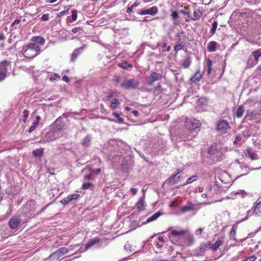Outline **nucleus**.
I'll return each instance as SVG.
<instances>
[{
    "label": "nucleus",
    "instance_id": "6",
    "mask_svg": "<svg viewBox=\"0 0 261 261\" xmlns=\"http://www.w3.org/2000/svg\"><path fill=\"white\" fill-rule=\"evenodd\" d=\"M9 62L4 60L0 62V82L3 81L7 76Z\"/></svg>",
    "mask_w": 261,
    "mask_h": 261
},
{
    "label": "nucleus",
    "instance_id": "54",
    "mask_svg": "<svg viewBox=\"0 0 261 261\" xmlns=\"http://www.w3.org/2000/svg\"><path fill=\"white\" fill-rule=\"evenodd\" d=\"M246 1L252 4H256L257 3H258L260 0H246Z\"/></svg>",
    "mask_w": 261,
    "mask_h": 261
},
{
    "label": "nucleus",
    "instance_id": "33",
    "mask_svg": "<svg viewBox=\"0 0 261 261\" xmlns=\"http://www.w3.org/2000/svg\"><path fill=\"white\" fill-rule=\"evenodd\" d=\"M137 207L139 210L144 209V202L143 200L140 199L136 204Z\"/></svg>",
    "mask_w": 261,
    "mask_h": 261
},
{
    "label": "nucleus",
    "instance_id": "24",
    "mask_svg": "<svg viewBox=\"0 0 261 261\" xmlns=\"http://www.w3.org/2000/svg\"><path fill=\"white\" fill-rule=\"evenodd\" d=\"M244 111L245 109L244 108V107L243 106H239L237 110V112L236 113V117L237 118H241L243 116Z\"/></svg>",
    "mask_w": 261,
    "mask_h": 261
},
{
    "label": "nucleus",
    "instance_id": "19",
    "mask_svg": "<svg viewBox=\"0 0 261 261\" xmlns=\"http://www.w3.org/2000/svg\"><path fill=\"white\" fill-rule=\"evenodd\" d=\"M202 15V11L200 9H197L194 10L193 13V16L192 17H191V19L193 20H198L201 17Z\"/></svg>",
    "mask_w": 261,
    "mask_h": 261
},
{
    "label": "nucleus",
    "instance_id": "39",
    "mask_svg": "<svg viewBox=\"0 0 261 261\" xmlns=\"http://www.w3.org/2000/svg\"><path fill=\"white\" fill-rule=\"evenodd\" d=\"M29 112L27 110H24L23 112V119L22 120L24 122H25L28 116H29Z\"/></svg>",
    "mask_w": 261,
    "mask_h": 261
},
{
    "label": "nucleus",
    "instance_id": "58",
    "mask_svg": "<svg viewBox=\"0 0 261 261\" xmlns=\"http://www.w3.org/2000/svg\"><path fill=\"white\" fill-rule=\"evenodd\" d=\"M114 93L110 92L109 93L108 95L107 96V98L108 100L110 99L111 98H112L113 96Z\"/></svg>",
    "mask_w": 261,
    "mask_h": 261
},
{
    "label": "nucleus",
    "instance_id": "51",
    "mask_svg": "<svg viewBox=\"0 0 261 261\" xmlns=\"http://www.w3.org/2000/svg\"><path fill=\"white\" fill-rule=\"evenodd\" d=\"M62 80L66 83H69L70 81L69 77L66 75L63 76Z\"/></svg>",
    "mask_w": 261,
    "mask_h": 261
},
{
    "label": "nucleus",
    "instance_id": "9",
    "mask_svg": "<svg viewBox=\"0 0 261 261\" xmlns=\"http://www.w3.org/2000/svg\"><path fill=\"white\" fill-rule=\"evenodd\" d=\"M80 197V194H73L69 195L66 197L64 198L63 199L61 200V203L63 205H67L70 202H71L73 200H77Z\"/></svg>",
    "mask_w": 261,
    "mask_h": 261
},
{
    "label": "nucleus",
    "instance_id": "13",
    "mask_svg": "<svg viewBox=\"0 0 261 261\" xmlns=\"http://www.w3.org/2000/svg\"><path fill=\"white\" fill-rule=\"evenodd\" d=\"M212 66L213 61L210 59H207L205 60L203 73L206 71L207 72V75L209 76L211 74L212 70Z\"/></svg>",
    "mask_w": 261,
    "mask_h": 261
},
{
    "label": "nucleus",
    "instance_id": "61",
    "mask_svg": "<svg viewBox=\"0 0 261 261\" xmlns=\"http://www.w3.org/2000/svg\"><path fill=\"white\" fill-rule=\"evenodd\" d=\"M47 172L49 173L50 174L53 175L55 174V172L54 171V169L50 170L49 169H47Z\"/></svg>",
    "mask_w": 261,
    "mask_h": 261
},
{
    "label": "nucleus",
    "instance_id": "30",
    "mask_svg": "<svg viewBox=\"0 0 261 261\" xmlns=\"http://www.w3.org/2000/svg\"><path fill=\"white\" fill-rule=\"evenodd\" d=\"M90 141L91 137L89 136H87L83 139L82 144L84 146L88 147L90 145Z\"/></svg>",
    "mask_w": 261,
    "mask_h": 261
},
{
    "label": "nucleus",
    "instance_id": "15",
    "mask_svg": "<svg viewBox=\"0 0 261 261\" xmlns=\"http://www.w3.org/2000/svg\"><path fill=\"white\" fill-rule=\"evenodd\" d=\"M195 210V205L191 202H188L186 205L180 208V212L182 213H185L187 212L192 211Z\"/></svg>",
    "mask_w": 261,
    "mask_h": 261
},
{
    "label": "nucleus",
    "instance_id": "4",
    "mask_svg": "<svg viewBox=\"0 0 261 261\" xmlns=\"http://www.w3.org/2000/svg\"><path fill=\"white\" fill-rule=\"evenodd\" d=\"M139 85V82L137 79H131L125 81L121 84V87L122 88L126 89H135Z\"/></svg>",
    "mask_w": 261,
    "mask_h": 261
},
{
    "label": "nucleus",
    "instance_id": "43",
    "mask_svg": "<svg viewBox=\"0 0 261 261\" xmlns=\"http://www.w3.org/2000/svg\"><path fill=\"white\" fill-rule=\"evenodd\" d=\"M172 19L175 20L179 18V15L177 11H173L171 15Z\"/></svg>",
    "mask_w": 261,
    "mask_h": 261
},
{
    "label": "nucleus",
    "instance_id": "53",
    "mask_svg": "<svg viewBox=\"0 0 261 261\" xmlns=\"http://www.w3.org/2000/svg\"><path fill=\"white\" fill-rule=\"evenodd\" d=\"M36 128V127H35V125H32L30 127V128H29V130H28V132H29V133H32L33 131H34V130L35 129V128Z\"/></svg>",
    "mask_w": 261,
    "mask_h": 261
},
{
    "label": "nucleus",
    "instance_id": "41",
    "mask_svg": "<svg viewBox=\"0 0 261 261\" xmlns=\"http://www.w3.org/2000/svg\"><path fill=\"white\" fill-rule=\"evenodd\" d=\"M71 13L72 20V21H74L77 19V11L75 10H73L72 11Z\"/></svg>",
    "mask_w": 261,
    "mask_h": 261
},
{
    "label": "nucleus",
    "instance_id": "20",
    "mask_svg": "<svg viewBox=\"0 0 261 261\" xmlns=\"http://www.w3.org/2000/svg\"><path fill=\"white\" fill-rule=\"evenodd\" d=\"M31 40L40 45H44L45 43V39L41 36H33L31 38Z\"/></svg>",
    "mask_w": 261,
    "mask_h": 261
},
{
    "label": "nucleus",
    "instance_id": "46",
    "mask_svg": "<svg viewBox=\"0 0 261 261\" xmlns=\"http://www.w3.org/2000/svg\"><path fill=\"white\" fill-rule=\"evenodd\" d=\"M206 248V246H205V244H201L199 247V249L201 252H204Z\"/></svg>",
    "mask_w": 261,
    "mask_h": 261
},
{
    "label": "nucleus",
    "instance_id": "25",
    "mask_svg": "<svg viewBox=\"0 0 261 261\" xmlns=\"http://www.w3.org/2000/svg\"><path fill=\"white\" fill-rule=\"evenodd\" d=\"M223 242L221 240H217L210 248L213 251L217 250L222 244Z\"/></svg>",
    "mask_w": 261,
    "mask_h": 261
},
{
    "label": "nucleus",
    "instance_id": "22",
    "mask_svg": "<svg viewBox=\"0 0 261 261\" xmlns=\"http://www.w3.org/2000/svg\"><path fill=\"white\" fill-rule=\"evenodd\" d=\"M192 61L190 57H187L182 62V66L184 68H188L191 64Z\"/></svg>",
    "mask_w": 261,
    "mask_h": 261
},
{
    "label": "nucleus",
    "instance_id": "11",
    "mask_svg": "<svg viewBox=\"0 0 261 261\" xmlns=\"http://www.w3.org/2000/svg\"><path fill=\"white\" fill-rule=\"evenodd\" d=\"M184 245L187 246H190L192 245L194 242V236L190 234L189 231L188 234L184 236Z\"/></svg>",
    "mask_w": 261,
    "mask_h": 261
},
{
    "label": "nucleus",
    "instance_id": "50",
    "mask_svg": "<svg viewBox=\"0 0 261 261\" xmlns=\"http://www.w3.org/2000/svg\"><path fill=\"white\" fill-rule=\"evenodd\" d=\"M203 232V229L201 228H199V229H197L195 231V233L196 235H200Z\"/></svg>",
    "mask_w": 261,
    "mask_h": 261
},
{
    "label": "nucleus",
    "instance_id": "47",
    "mask_svg": "<svg viewBox=\"0 0 261 261\" xmlns=\"http://www.w3.org/2000/svg\"><path fill=\"white\" fill-rule=\"evenodd\" d=\"M162 48H166L165 50L168 52L171 49V46L169 45H167L166 43H163L162 45Z\"/></svg>",
    "mask_w": 261,
    "mask_h": 261
},
{
    "label": "nucleus",
    "instance_id": "59",
    "mask_svg": "<svg viewBox=\"0 0 261 261\" xmlns=\"http://www.w3.org/2000/svg\"><path fill=\"white\" fill-rule=\"evenodd\" d=\"M155 89L158 91H162V86L160 84H159L155 87Z\"/></svg>",
    "mask_w": 261,
    "mask_h": 261
},
{
    "label": "nucleus",
    "instance_id": "31",
    "mask_svg": "<svg viewBox=\"0 0 261 261\" xmlns=\"http://www.w3.org/2000/svg\"><path fill=\"white\" fill-rule=\"evenodd\" d=\"M119 105V102L118 100L116 98H114L112 100L111 105H110V107L112 109H115L116 108H117L118 105Z\"/></svg>",
    "mask_w": 261,
    "mask_h": 261
},
{
    "label": "nucleus",
    "instance_id": "37",
    "mask_svg": "<svg viewBox=\"0 0 261 261\" xmlns=\"http://www.w3.org/2000/svg\"><path fill=\"white\" fill-rule=\"evenodd\" d=\"M236 235V230L234 229V228H232L230 232V240H236L235 236Z\"/></svg>",
    "mask_w": 261,
    "mask_h": 261
},
{
    "label": "nucleus",
    "instance_id": "60",
    "mask_svg": "<svg viewBox=\"0 0 261 261\" xmlns=\"http://www.w3.org/2000/svg\"><path fill=\"white\" fill-rule=\"evenodd\" d=\"M132 113L135 116H138L139 115V112L137 110H133V112H132Z\"/></svg>",
    "mask_w": 261,
    "mask_h": 261
},
{
    "label": "nucleus",
    "instance_id": "12",
    "mask_svg": "<svg viewBox=\"0 0 261 261\" xmlns=\"http://www.w3.org/2000/svg\"><path fill=\"white\" fill-rule=\"evenodd\" d=\"M158 12V8L156 6L152 7L149 9L144 10H141L138 14L141 15L149 14L153 15Z\"/></svg>",
    "mask_w": 261,
    "mask_h": 261
},
{
    "label": "nucleus",
    "instance_id": "29",
    "mask_svg": "<svg viewBox=\"0 0 261 261\" xmlns=\"http://www.w3.org/2000/svg\"><path fill=\"white\" fill-rule=\"evenodd\" d=\"M261 213V203L259 202L256 204L254 208L253 214L255 215H259Z\"/></svg>",
    "mask_w": 261,
    "mask_h": 261
},
{
    "label": "nucleus",
    "instance_id": "52",
    "mask_svg": "<svg viewBox=\"0 0 261 261\" xmlns=\"http://www.w3.org/2000/svg\"><path fill=\"white\" fill-rule=\"evenodd\" d=\"M130 191L132 192V194L135 195L137 194L138 192V189L137 188H132L130 189Z\"/></svg>",
    "mask_w": 261,
    "mask_h": 261
},
{
    "label": "nucleus",
    "instance_id": "56",
    "mask_svg": "<svg viewBox=\"0 0 261 261\" xmlns=\"http://www.w3.org/2000/svg\"><path fill=\"white\" fill-rule=\"evenodd\" d=\"M92 178V175L91 174H89L88 175H86L84 176V179L86 180H90Z\"/></svg>",
    "mask_w": 261,
    "mask_h": 261
},
{
    "label": "nucleus",
    "instance_id": "38",
    "mask_svg": "<svg viewBox=\"0 0 261 261\" xmlns=\"http://www.w3.org/2000/svg\"><path fill=\"white\" fill-rule=\"evenodd\" d=\"M184 47V45L181 44H177L174 46V50L177 53L182 50Z\"/></svg>",
    "mask_w": 261,
    "mask_h": 261
},
{
    "label": "nucleus",
    "instance_id": "55",
    "mask_svg": "<svg viewBox=\"0 0 261 261\" xmlns=\"http://www.w3.org/2000/svg\"><path fill=\"white\" fill-rule=\"evenodd\" d=\"M133 8L132 7V6H131L130 7H128L127 8L126 12L127 13L130 14L133 12Z\"/></svg>",
    "mask_w": 261,
    "mask_h": 261
},
{
    "label": "nucleus",
    "instance_id": "8",
    "mask_svg": "<svg viewBox=\"0 0 261 261\" xmlns=\"http://www.w3.org/2000/svg\"><path fill=\"white\" fill-rule=\"evenodd\" d=\"M21 223V220L18 217L14 216L9 221V226L12 229H16L18 227Z\"/></svg>",
    "mask_w": 261,
    "mask_h": 261
},
{
    "label": "nucleus",
    "instance_id": "45",
    "mask_svg": "<svg viewBox=\"0 0 261 261\" xmlns=\"http://www.w3.org/2000/svg\"><path fill=\"white\" fill-rule=\"evenodd\" d=\"M41 19L42 21H47L49 19V15L48 14H43L42 16Z\"/></svg>",
    "mask_w": 261,
    "mask_h": 261
},
{
    "label": "nucleus",
    "instance_id": "40",
    "mask_svg": "<svg viewBox=\"0 0 261 261\" xmlns=\"http://www.w3.org/2000/svg\"><path fill=\"white\" fill-rule=\"evenodd\" d=\"M257 259V257L255 256V254L251 255L248 257L243 259L242 261H255Z\"/></svg>",
    "mask_w": 261,
    "mask_h": 261
},
{
    "label": "nucleus",
    "instance_id": "62",
    "mask_svg": "<svg viewBox=\"0 0 261 261\" xmlns=\"http://www.w3.org/2000/svg\"><path fill=\"white\" fill-rule=\"evenodd\" d=\"M101 170L100 168H98L94 171V172L96 174H99L101 172Z\"/></svg>",
    "mask_w": 261,
    "mask_h": 261
},
{
    "label": "nucleus",
    "instance_id": "10",
    "mask_svg": "<svg viewBox=\"0 0 261 261\" xmlns=\"http://www.w3.org/2000/svg\"><path fill=\"white\" fill-rule=\"evenodd\" d=\"M162 78V75L161 74L157 73L156 72H152L149 76L148 81V83L149 85H151L152 84L153 82L155 81H159L161 80Z\"/></svg>",
    "mask_w": 261,
    "mask_h": 261
},
{
    "label": "nucleus",
    "instance_id": "27",
    "mask_svg": "<svg viewBox=\"0 0 261 261\" xmlns=\"http://www.w3.org/2000/svg\"><path fill=\"white\" fill-rule=\"evenodd\" d=\"M118 66L119 67H121L124 69H126L127 68H132L133 67V65L132 64L128 63V62L127 61H124L121 63H119L118 64Z\"/></svg>",
    "mask_w": 261,
    "mask_h": 261
},
{
    "label": "nucleus",
    "instance_id": "63",
    "mask_svg": "<svg viewBox=\"0 0 261 261\" xmlns=\"http://www.w3.org/2000/svg\"><path fill=\"white\" fill-rule=\"evenodd\" d=\"M139 5V3H137V2H135L132 5V7L134 8H136L137 7V6H138Z\"/></svg>",
    "mask_w": 261,
    "mask_h": 261
},
{
    "label": "nucleus",
    "instance_id": "23",
    "mask_svg": "<svg viewBox=\"0 0 261 261\" xmlns=\"http://www.w3.org/2000/svg\"><path fill=\"white\" fill-rule=\"evenodd\" d=\"M246 151L251 160L257 159V155L254 153L250 148H247Z\"/></svg>",
    "mask_w": 261,
    "mask_h": 261
},
{
    "label": "nucleus",
    "instance_id": "42",
    "mask_svg": "<svg viewBox=\"0 0 261 261\" xmlns=\"http://www.w3.org/2000/svg\"><path fill=\"white\" fill-rule=\"evenodd\" d=\"M197 179V176H192L190 177H189L187 181H186V184H190L192 182H193V181H195Z\"/></svg>",
    "mask_w": 261,
    "mask_h": 261
},
{
    "label": "nucleus",
    "instance_id": "16",
    "mask_svg": "<svg viewBox=\"0 0 261 261\" xmlns=\"http://www.w3.org/2000/svg\"><path fill=\"white\" fill-rule=\"evenodd\" d=\"M180 172H177L176 174L171 176L168 179V181L170 185H174L178 181L181 180V177L179 175Z\"/></svg>",
    "mask_w": 261,
    "mask_h": 261
},
{
    "label": "nucleus",
    "instance_id": "28",
    "mask_svg": "<svg viewBox=\"0 0 261 261\" xmlns=\"http://www.w3.org/2000/svg\"><path fill=\"white\" fill-rule=\"evenodd\" d=\"M32 153H33L34 156L40 157V156H42V155H43V148L36 149L33 150Z\"/></svg>",
    "mask_w": 261,
    "mask_h": 261
},
{
    "label": "nucleus",
    "instance_id": "44",
    "mask_svg": "<svg viewBox=\"0 0 261 261\" xmlns=\"http://www.w3.org/2000/svg\"><path fill=\"white\" fill-rule=\"evenodd\" d=\"M242 140V137L240 136H238L235 138V140L233 141V144L235 145H238L239 142Z\"/></svg>",
    "mask_w": 261,
    "mask_h": 261
},
{
    "label": "nucleus",
    "instance_id": "32",
    "mask_svg": "<svg viewBox=\"0 0 261 261\" xmlns=\"http://www.w3.org/2000/svg\"><path fill=\"white\" fill-rule=\"evenodd\" d=\"M218 22L217 21H214L212 24V28L210 31V33L211 34V36L215 34L216 30L217 28Z\"/></svg>",
    "mask_w": 261,
    "mask_h": 261
},
{
    "label": "nucleus",
    "instance_id": "57",
    "mask_svg": "<svg viewBox=\"0 0 261 261\" xmlns=\"http://www.w3.org/2000/svg\"><path fill=\"white\" fill-rule=\"evenodd\" d=\"M20 22L19 19H16L15 21L11 24V27L14 26L16 24H18Z\"/></svg>",
    "mask_w": 261,
    "mask_h": 261
},
{
    "label": "nucleus",
    "instance_id": "5",
    "mask_svg": "<svg viewBox=\"0 0 261 261\" xmlns=\"http://www.w3.org/2000/svg\"><path fill=\"white\" fill-rule=\"evenodd\" d=\"M68 250L66 247H62L53 253L49 256V259L51 261H57L61 257L67 253Z\"/></svg>",
    "mask_w": 261,
    "mask_h": 261
},
{
    "label": "nucleus",
    "instance_id": "14",
    "mask_svg": "<svg viewBox=\"0 0 261 261\" xmlns=\"http://www.w3.org/2000/svg\"><path fill=\"white\" fill-rule=\"evenodd\" d=\"M252 55L254 58V60L255 61V64H252L251 65H249V63H247V67L248 68H251L252 67L255 65L258 62L259 58L261 57V51L259 49H257L252 53Z\"/></svg>",
    "mask_w": 261,
    "mask_h": 261
},
{
    "label": "nucleus",
    "instance_id": "2",
    "mask_svg": "<svg viewBox=\"0 0 261 261\" xmlns=\"http://www.w3.org/2000/svg\"><path fill=\"white\" fill-rule=\"evenodd\" d=\"M216 125V129L222 134H226L231 128L228 122L225 120L218 121Z\"/></svg>",
    "mask_w": 261,
    "mask_h": 261
},
{
    "label": "nucleus",
    "instance_id": "18",
    "mask_svg": "<svg viewBox=\"0 0 261 261\" xmlns=\"http://www.w3.org/2000/svg\"><path fill=\"white\" fill-rule=\"evenodd\" d=\"M100 238L96 237L95 239H90L89 241L85 244V249H88L89 248L94 246L95 244L98 243L100 242Z\"/></svg>",
    "mask_w": 261,
    "mask_h": 261
},
{
    "label": "nucleus",
    "instance_id": "17",
    "mask_svg": "<svg viewBox=\"0 0 261 261\" xmlns=\"http://www.w3.org/2000/svg\"><path fill=\"white\" fill-rule=\"evenodd\" d=\"M203 72L201 73L200 70H198L193 76L190 78V81L192 83H196L199 82L202 77Z\"/></svg>",
    "mask_w": 261,
    "mask_h": 261
},
{
    "label": "nucleus",
    "instance_id": "36",
    "mask_svg": "<svg viewBox=\"0 0 261 261\" xmlns=\"http://www.w3.org/2000/svg\"><path fill=\"white\" fill-rule=\"evenodd\" d=\"M84 47H85V46H83L79 48L78 49L75 50V52L73 53V54L72 55V59H71L72 61H74L76 60L77 55V52L79 51L80 50L83 49L84 48Z\"/></svg>",
    "mask_w": 261,
    "mask_h": 261
},
{
    "label": "nucleus",
    "instance_id": "34",
    "mask_svg": "<svg viewBox=\"0 0 261 261\" xmlns=\"http://www.w3.org/2000/svg\"><path fill=\"white\" fill-rule=\"evenodd\" d=\"M93 186V184L90 182H84L82 185V188L83 190L89 189Z\"/></svg>",
    "mask_w": 261,
    "mask_h": 261
},
{
    "label": "nucleus",
    "instance_id": "49",
    "mask_svg": "<svg viewBox=\"0 0 261 261\" xmlns=\"http://www.w3.org/2000/svg\"><path fill=\"white\" fill-rule=\"evenodd\" d=\"M60 77V75L58 73H54V76H51L50 78H49V80L50 81H54L55 78H59Z\"/></svg>",
    "mask_w": 261,
    "mask_h": 261
},
{
    "label": "nucleus",
    "instance_id": "3",
    "mask_svg": "<svg viewBox=\"0 0 261 261\" xmlns=\"http://www.w3.org/2000/svg\"><path fill=\"white\" fill-rule=\"evenodd\" d=\"M185 125L187 129L189 130H194L199 128L200 126L199 121L195 119L186 118L185 121Z\"/></svg>",
    "mask_w": 261,
    "mask_h": 261
},
{
    "label": "nucleus",
    "instance_id": "21",
    "mask_svg": "<svg viewBox=\"0 0 261 261\" xmlns=\"http://www.w3.org/2000/svg\"><path fill=\"white\" fill-rule=\"evenodd\" d=\"M162 215V213L160 212H158L155 213H154L152 216L150 217L149 218H147L146 220V222H144L145 224H146L147 223H149L150 222L155 221L160 216Z\"/></svg>",
    "mask_w": 261,
    "mask_h": 261
},
{
    "label": "nucleus",
    "instance_id": "1",
    "mask_svg": "<svg viewBox=\"0 0 261 261\" xmlns=\"http://www.w3.org/2000/svg\"><path fill=\"white\" fill-rule=\"evenodd\" d=\"M23 55L28 59H33L40 53V48L36 44L30 43L23 48Z\"/></svg>",
    "mask_w": 261,
    "mask_h": 261
},
{
    "label": "nucleus",
    "instance_id": "35",
    "mask_svg": "<svg viewBox=\"0 0 261 261\" xmlns=\"http://www.w3.org/2000/svg\"><path fill=\"white\" fill-rule=\"evenodd\" d=\"M83 31V28L82 27H75L74 28H73L71 30V32L73 33V34H76V33H78V34H81L82 33V32Z\"/></svg>",
    "mask_w": 261,
    "mask_h": 261
},
{
    "label": "nucleus",
    "instance_id": "48",
    "mask_svg": "<svg viewBox=\"0 0 261 261\" xmlns=\"http://www.w3.org/2000/svg\"><path fill=\"white\" fill-rule=\"evenodd\" d=\"M67 13H68V10H64V11H61V12H59L58 14V16L59 17H61V16H63L65 14H67Z\"/></svg>",
    "mask_w": 261,
    "mask_h": 261
},
{
    "label": "nucleus",
    "instance_id": "26",
    "mask_svg": "<svg viewBox=\"0 0 261 261\" xmlns=\"http://www.w3.org/2000/svg\"><path fill=\"white\" fill-rule=\"evenodd\" d=\"M217 43L214 41H211L207 45V50L209 51H214L216 49Z\"/></svg>",
    "mask_w": 261,
    "mask_h": 261
},
{
    "label": "nucleus",
    "instance_id": "7",
    "mask_svg": "<svg viewBox=\"0 0 261 261\" xmlns=\"http://www.w3.org/2000/svg\"><path fill=\"white\" fill-rule=\"evenodd\" d=\"M189 230L186 229H172L168 234L169 238L184 237L185 235L188 234Z\"/></svg>",
    "mask_w": 261,
    "mask_h": 261
},
{
    "label": "nucleus",
    "instance_id": "64",
    "mask_svg": "<svg viewBox=\"0 0 261 261\" xmlns=\"http://www.w3.org/2000/svg\"><path fill=\"white\" fill-rule=\"evenodd\" d=\"M113 116H114L115 117L117 118H118L119 117V114L116 112H113Z\"/></svg>",
    "mask_w": 261,
    "mask_h": 261
}]
</instances>
